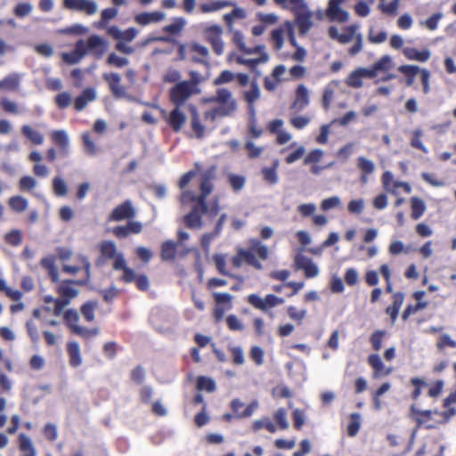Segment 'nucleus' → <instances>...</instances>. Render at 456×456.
Masks as SVG:
<instances>
[{"instance_id": "c85d7f7f", "label": "nucleus", "mask_w": 456, "mask_h": 456, "mask_svg": "<svg viewBox=\"0 0 456 456\" xmlns=\"http://www.w3.org/2000/svg\"><path fill=\"white\" fill-rule=\"evenodd\" d=\"M177 244L173 240H167L161 246V258L164 261H172L175 258Z\"/></svg>"}, {"instance_id": "423d86ee", "label": "nucleus", "mask_w": 456, "mask_h": 456, "mask_svg": "<svg viewBox=\"0 0 456 456\" xmlns=\"http://www.w3.org/2000/svg\"><path fill=\"white\" fill-rule=\"evenodd\" d=\"M136 211L131 202L127 200L122 204L117 206L110 215L109 216V221L120 222L125 219H132L135 216Z\"/></svg>"}, {"instance_id": "6e6d98bb", "label": "nucleus", "mask_w": 456, "mask_h": 456, "mask_svg": "<svg viewBox=\"0 0 456 456\" xmlns=\"http://www.w3.org/2000/svg\"><path fill=\"white\" fill-rule=\"evenodd\" d=\"M194 167H195V170H191L185 174H183L182 175V177L180 178L179 180V187L180 189H184L187 184L190 183V181L196 175V174L200 171V163L196 162L194 164Z\"/></svg>"}, {"instance_id": "c9c22d12", "label": "nucleus", "mask_w": 456, "mask_h": 456, "mask_svg": "<svg viewBox=\"0 0 456 456\" xmlns=\"http://www.w3.org/2000/svg\"><path fill=\"white\" fill-rule=\"evenodd\" d=\"M261 94L260 88L256 81H252L249 90L243 93V96L248 104H254L259 99Z\"/></svg>"}, {"instance_id": "a18cd8bd", "label": "nucleus", "mask_w": 456, "mask_h": 456, "mask_svg": "<svg viewBox=\"0 0 456 456\" xmlns=\"http://www.w3.org/2000/svg\"><path fill=\"white\" fill-rule=\"evenodd\" d=\"M97 307V303L94 301H87L81 306V314L87 322L94 320V310Z\"/></svg>"}, {"instance_id": "2eb2a0df", "label": "nucleus", "mask_w": 456, "mask_h": 456, "mask_svg": "<svg viewBox=\"0 0 456 456\" xmlns=\"http://www.w3.org/2000/svg\"><path fill=\"white\" fill-rule=\"evenodd\" d=\"M113 269L116 271L122 270L123 275L120 278L125 283H130L135 281L136 275L133 269L126 265L125 256H119L115 263H113Z\"/></svg>"}, {"instance_id": "1a4fd4ad", "label": "nucleus", "mask_w": 456, "mask_h": 456, "mask_svg": "<svg viewBox=\"0 0 456 456\" xmlns=\"http://www.w3.org/2000/svg\"><path fill=\"white\" fill-rule=\"evenodd\" d=\"M216 166H211L206 170L199 171L200 172V198L201 200H206L208 195L211 193L213 190L212 181L216 176Z\"/></svg>"}, {"instance_id": "dca6fc26", "label": "nucleus", "mask_w": 456, "mask_h": 456, "mask_svg": "<svg viewBox=\"0 0 456 456\" xmlns=\"http://www.w3.org/2000/svg\"><path fill=\"white\" fill-rule=\"evenodd\" d=\"M165 13L160 11L151 12H141L134 16V20L141 26H147L151 23H157L164 20Z\"/></svg>"}, {"instance_id": "9b49d317", "label": "nucleus", "mask_w": 456, "mask_h": 456, "mask_svg": "<svg viewBox=\"0 0 456 456\" xmlns=\"http://www.w3.org/2000/svg\"><path fill=\"white\" fill-rule=\"evenodd\" d=\"M86 54V42L79 39L75 45V49L70 53H62L61 58L64 62L72 65L78 63Z\"/></svg>"}, {"instance_id": "f257e3e1", "label": "nucleus", "mask_w": 456, "mask_h": 456, "mask_svg": "<svg viewBox=\"0 0 456 456\" xmlns=\"http://www.w3.org/2000/svg\"><path fill=\"white\" fill-rule=\"evenodd\" d=\"M248 244V249L240 248V256L243 257V261L248 265L253 266L256 270H262L263 265L256 259L254 253H256L261 259L265 260L269 255L268 247L257 239H250Z\"/></svg>"}, {"instance_id": "ea45409f", "label": "nucleus", "mask_w": 456, "mask_h": 456, "mask_svg": "<svg viewBox=\"0 0 456 456\" xmlns=\"http://www.w3.org/2000/svg\"><path fill=\"white\" fill-rule=\"evenodd\" d=\"M186 25V20L183 17H176L174 22L163 28V31L171 35L179 33Z\"/></svg>"}, {"instance_id": "4be33fe9", "label": "nucleus", "mask_w": 456, "mask_h": 456, "mask_svg": "<svg viewBox=\"0 0 456 456\" xmlns=\"http://www.w3.org/2000/svg\"><path fill=\"white\" fill-rule=\"evenodd\" d=\"M100 251L105 258L113 259V263L117 261L119 256H124L122 252L117 250L116 243L112 240L102 241L100 246Z\"/></svg>"}, {"instance_id": "69168bd1", "label": "nucleus", "mask_w": 456, "mask_h": 456, "mask_svg": "<svg viewBox=\"0 0 456 456\" xmlns=\"http://www.w3.org/2000/svg\"><path fill=\"white\" fill-rule=\"evenodd\" d=\"M384 336H385L384 330H376L371 334V336L370 338V341L371 346L375 351L380 350V348L382 346V339H383Z\"/></svg>"}, {"instance_id": "473e14b6", "label": "nucleus", "mask_w": 456, "mask_h": 456, "mask_svg": "<svg viewBox=\"0 0 456 456\" xmlns=\"http://www.w3.org/2000/svg\"><path fill=\"white\" fill-rule=\"evenodd\" d=\"M196 387L200 391H207L208 393H212L216 389L215 380L211 378L205 376L198 377Z\"/></svg>"}, {"instance_id": "20e7f679", "label": "nucleus", "mask_w": 456, "mask_h": 456, "mask_svg": "<svg viewBox=\"0 0 456 456\" xmlns=\"http://www.w3.org/2000/svg\"><path fill=\"white\" fill-rule=\"evenodd\" d=\"M207 212L206 200L200 198V204H195L191 210L183 216L185 225L190 229H200L202 227L201 216Z\"/></svg>"}, {"instance_id": "680f3d73", "label": "nucleus", "mask_w": 456, "mask_h": 456, "mask_svg": "<svg viewBox=\"0 0 456 456\" xmlns=\"http://www.w3.org/2000/svg\"><path fill=\"white\" fill-rule=\"evenodd\" d=\"M427 305H428L427 302H417V304L415 305H407L402 314L403 320L406 321L411 314L426 308Z\"/></svg>"}, {"instance_id": "bb28decb", "label": "nucleus", "mask_w": 456, "mask_h": 456, "mask_svg": "<svg viewBox=\"0 0 456 456\" xmlns=\"http://www.w3.org/2000/svg\"><path fill=\"white\" fill-rule=\"evenodd\" d=\"M67 351L69 356L70 366L74 368L80 366L82 363V357L78 343L69 342L67 345Z\"/></svg>"}, {"instance_id": "0eeeda50", "label": "nucleus", "mask_w": 456, "mask_h": 456, "mask_svg": "<svg viewBox=\"0 0 456 456\" xmlns=\"http://www.w3.org/2000/svg\"><path fill=\"white\" fill-rule=\"evenodd\" d=\"M63 6L68 10L85 12L87 15H94L98 10L97 4L92 0H63Z\"/></svg>"}, {"instance_id": "603ef678", "label": "nucleus", "mask_w": 456, "mask_h": 456, "mask_svg": "<svg viewBox=\"0 0 456 456\" xmlns=\"http://www.w3.org/2000/svg\"><path fill=\"white\" fill-rule=\"evenodd\" d=\"M215 102H232L236 101L232 98V92L226 88H219L216 91V96L212 99Z\"/></svg>"}, {"instance_id": "ddd939ff", "label": "nucleus", "mask_w": 456, "mask_h": 456, "mask_svg": "<svg viewBox=\"0 0 456 456\" xmlns=\"http://www.w3.org/2000/svg\"><path fill=\"white\" fill-rule=\"evenodd\" d=\"M51 138L53 143L59 147L61 154L68 156L69 153V137L68 133L63 129L53 130L51 134Z\"/></svg>"}, {"instance_id": "0e129e2a", "label": "nucleus", "mask_w": 456, "mask_h": 456, "mask_svg": "<svg viewBox=\"0 0 456 456\" xmlns=\"http://www.w3.org/2000/svg\"><path fill=\"white\" fill-rule=\"evenodd\" d=\"M387 38V34L386 31H379L375 34L374 28L371 27L369 30L368 39L372 44H381L385 42Z\"/></svg>"}, {"instance_id": "338daca9", "label": "nucleus", "mask_w": 456, "mask_h": 456, "mask_svg": "<svg viewBox=\"0 0 456 456\" xmlns=\"http://www.w3.org/2000/svg\"><path fill=\"white\" fill-rule=\"evenodd\" d=\"M200 194L197 195L194 191H183L180 197V201L183 205L188 204L190 202H195L196 204H200Z\"/></svg>"}, {"instance_id": "4c0bfd02", "label": "nucleus", "mask_w": 456, "mask_h": 456, "mask_svg": "<svg viewBox=\"0 0 456 456\" xmlns=\"http://www.w3.org/2000/svg\"><path fill=\"white\" fill-rule=\"evenodd\" d=\"M4 89L16 91L20 84V76L18 73H12L3 79Z\"/></svg>"}, {"instance_id": "7ed1b4c3", "label": "nucleus", "mask_w": 456, "mask_h": 456, "mask_svg": "<svg viewBox=\"0 0 456 456\" xmlns=\"http://www.w3.org/2000/svg\"><path fill=\"white\" fill-rule=\"evenodd\" d=\"M197 88L189 81H181L170 89V100L175 106H182L192 94L198 93Z\"/></svg>"}, {"instance_id": "6e6552de", "label": "nucleus", "mask_w": 456, "mask_h": 456, "mask_svg": "<svg viewBox=\"0 0 456 456\" xmlns=\"http://www.w3.org/2000/svg\"><path fill=\"white\" fill-rule=\"evenodd\" d=\"M342 3L337 0H329L326 9V15L330 21H337L338 23L346 22L349 19V12L341 6Z\"/></svg>"}, {"instance_id": "79ce46f5", "label": "nucleus", "mask_w": 456, "mask_h": 456, "mask_svg": "<svg viewBox=\"0 0 456 456\" xmlns=\"http://www.w3.org/2000/svg\"><path fill=\"white\" fill-rule=\"evenodd\" d=\"M362 75L359 69L352 71L346 78V85L353 88H360L362 86Z\"/></svg>"}, {"instance_id": "f03ea898", "label": "nucleus", "mask_w": 456, "mask_h": 456, "mask_svg": "<svg viewBox=\"0 0 456 456\" xmlns=\"http://www.w3.org/2000/svg\"><path fill=\"white\" fill-rule=\"evenodd\" d=\"M245 17L246 12L244 9L240 7H235L231 12L224 15V20L226 23L228 30L232 32V42L243 53L247 47L244 42V36L241 31L233 30L232 21L234 19H244Z\"/></svg>"}, {"instance_id": "393cba45", "label": "nucleus", "mask_w": 456, "mask_h": 456, "mask_svg": "<svg viewBox=\"0 0 456 456\" xmlns=\"http://www.w3.org/2000/svg\"><path fill=\"white\" fill-rule=\"evenodd\" d=\"M19 448L22 452L21 456H36L37 451L32 440L26 434L19 435Z\"/></svg>"}, {"instance_id": "6ab92c4d", "label": "nucleus", "mask_w": 456, "mask_h": 456, "mask_svg": "<svg viewBox=\"0 0 456 456\" xmlns=\"http://www.w3.org/2000/svg\"><path fill=\"white\" fill-rule=\"evenodd\" d=\"M72 280H63L60 282L57 292L60 294L61 298L68 299L69 302L75 298L78 295V290L72 287Z\"/></svg>"}, {"instance_id": "13d9d810", "label": "nucleus", "mask_w": 456, "mask_h": 456, "mask_svg": "<svg viewBox=\"0 0 456 456\" xmlns=\"http://www.w3.org/2000/svg\"><path fill=\"white\" fill-rule=\"evenodd\" d=\"M5 241L12 246H19L21 243V232L20 230H12L10 232L5 234Z\"/></svg>"}, {"instance_id": "37998d69", "label": "nucleus", "mask_w": 456, "mask_h": 456, "mask_svg": "<svg viewBox=\"0 0 456 456\" xmlns=\"http://www.w3.org/2000/svg\"><path fill=\"white\" fill-rule=\"evenodd\" d=\"M70 329L75 334L81 336L85 338H89L99 334V329L97 328L86 329L79 325H70Z\"/></svg>"}, {"instance_id": "7c9ffc66", "label": "nucleus", "mask_w": 456, "mask_h": 456, "mask_svg": "<svg viewBox=\"0 0 456 456\" xmlns=\"http://www.w3.org/2000/svg\"><path fill=\"white\" fill-rule=\"evenodd\" d=\"M411 205L412 219H414V220L419 219L426 210L425 202L418 197H412L411 200Z\"/></svg>"}, {"instance_id": "4468645a", "label": "nucleus", "mask_w": 456, "mask_h": 456, "mask_svg": "<svg viewBox=\"0 0 456 456\" xmlns=\"http://www.w3.org/2000/svg\"><path fill=\"white\" fill-rule=\"evenodd\" d=\"M186 119V115L181 110V106H175V108L169 113L167 123L172 127L174 132H179L184 125Z\"/></svg>"}, {"instance_id": "8fccbe9b", "label": "nucleus", "mask_w": 456, "mask_h": 456, "mask_svg": "<svg viewBox=\"0 0 456 456\" xmlns=\"http://www.w3.org/2000/svg\"><path fill=\"white\" fill-rule=\"evenodd\" d=\"M106 61H107V64L117 67V68L125 67V66L128 65V63H129V60L127 58L120 57L114 53H111L109 54Z\"/></svg>"}, {"instance_id": "774afa93", "label": "nucleus", "mask_w": 456, "mask_h": 456, "mask_svg": "<svg viewBox=\"0 0 456 456\" xmlns=\"http://www.w3.org/2000/svg\"><path fill=\"white\" fill-rule=\"evenodd\" d=\"M71 102V95L68 92H62L56 95L55 103L60 109H65L69 106Z\"/></svg>"}, {"instance_id": "bf43d9fd", "label": "nucleus", "mask_w": 456, "mask_h": 456, "mask_svg": "<svg viewBox=\"0 0 456 456\" xmlns=\"http://www.w3.org/2000/svg\"><path fill=\"white\" fill-rule=\"evenodd\" d=\"M53 187L54 193L57 196H65L68 192L67 185H66L65 182L63 181V179H61V177L53 178Z\"/></svg>"}, {"instance_id": "cd10ccee", "label": "nucleus", "mask_w": 456, "mask_h": 456, "mask_svg": "<svg viewBox=\"0 0 456 456\" xmlns=\"http://www.w3.org/2000/svg\"><path fill=\"white\" fill-rule=\"evenodd\" d=\"M21 134L28 140H29L32 143H34L36 145H41L44 143V141H45L44 135L40 132L33 129L28 125H23L21 126Z\"/></svg>"}, {"instance_id": "a878e982", "label": "nucleus", "mask_w": 456, "mask_h": 456, "mask_svg": "<svg viewBox=\"0 0 456 456\" xmlns=\"http://www.w3.org/2000/svg\"><path fill=\"white\" fill-rule=\"evenodd\" d=\"M189 110L191 112V125L192 130L195 132L198 138H201L205 133V126L200 123V115L198 113L197 108L190 104Z\"/></svg>"}, {"instance_id": "58836bf2", "label": "nucleus", "mask_w": 456, "mask_h": 456, "mask_svg": "<svg viewBox=\"0 0 456 456\" xmlns=\"http://www.w3.org/2000/svg\"><path fill=\"white\" fill-rule=\"evenodd\" d=\"M361 428V414L353 412L350 414V422L347 426V435L349 436H355Z\"/></svg>"}, {"instance_id": "f704fd0d", "label": "nucleus", "mask_w": 456, "mask_h": 456, "mask_svg": "<svg viewBox=\"0 0 456 456\" xmlns=\"http://www.w3.org/2000/svg\"><path fill=\"white\" fill-rule=\"evenodd\" d=\"M233 5V4L230 1L222 0L216 1L210 4H200V11L204 13L217 12L224 7Z\"/></svg>"}, {"instance_id": "864d4df0", "label": "nucleus", "mask_w": 456, "mask_h": 456, "mask_svg": "<svg viewBox=\"0 0 456 456\" xmlns=\"http://www.w3.org/2000/svg\"><path fill=\"white\" fill-rule=\"evenodd\" d=\"M423 133L422 130L417 129L413 132V136L411 140V147L418 149L424 153H428V148L423 144V142L420 140V137L422 136Z\"/></svg>"}, {"instance_id": "052dcab7", "label": "nucleus", "mask_w": 456, "mask_h": 456, "mask_svg": "<svg viewBox=\"0 0 456 456\" xmlns=\"http://www.w3.org/2000/svg\"><path fill=\"white\" fill-rule=\"evenodd\" d=\"M364 200H352L348 202L347 209L350 213L360 215L364 209Z\"/></svg>"}, {"instance_id": "5701e85b", "label": "nucleus", "mask_w": 456, "mask_h": 456, "mask_svg": "<svg viewBox=\"0 0 456 456\" xmlns=\"http://www.w3.org/2000/svg\"><path fill=\"white\" fill-rule=\"evenodd\" d=\"M312 15L313 13L311 11L295 15V23L301 35H305L313 27V22L311 20Z\"/></svg>"}, {"instance_id": "de8ad7c7", "label": "nucleus", "mask_w": 456, "mask_h": 456, "mask_svg": "<svg viewBox=\"0 0 456 456\" xmlns=\"http://www.w3.org/2000/svg\"><path fill=\"white\" fill-rule=\"evenodd\" d=\"M261 172H262L264 180L266 183H268L269 184L275 185L278 183L279 177H278L277 171L275 170V167H265L262 168Z\"/></svg>"}, {"instance_id": "9d476101", "label": "nucleus", "mask_w": 456, "mask_h": 456, "mask_svg": "<svg viewBox=\"0 0 456 456\" xmlns=\"http://www.w3.org/2000/svg\"><path fill=\"white\" fill-rule=\"evenodd\" d=\"M230 407L232 410L235 418H248L251 417L255 411L257 409L258 402L256 400H254L251 403L246 406V408L243 411H241V408L244 407V403L241 402L240 399H233L230 403Z\"/></svg>"}, {"instance_id": "09e8293b", "label": "nucleus", "mask_w": 456, "mask_h": 456, "mask_svg": "<svg viewBox=\"0 0 456 456\" xmlns=\"http://www.w3.org/2000/svg\"><path fill=\"white\" fill-rule=\"evenodd\" d=\"M228 181L234 191H240L245 186L246 183V179L243 175L235 174H229Z\"/></svg>"}, {"instance_id": "f8f14e48", "label": "nucleus", "mask_w": 456, "mask_h": 456, "mask_svg": "<svg viewBox=\"0 0 456 456\" xmlns=\"http://www.w3.org/2000/svg\"><path fill=\"white\" fill-rule=\"evenodd\" d=\"M106 41L98 35H92L86 43V53L91 52L96 58H101L106 51Z\"/></svg>"}, {"instance_id": "e2e57ef3", "label": "nucleus", "mask_w": 456, "mask_h": 456, "mask_svg": "<svg viewBox=\"0 0 456 456\" xmlns=\"http://www.w3.org/2000/svg\"><path fill=\"white\" fill-rule=\"evenodd\" d=\"M341 203L340 198L338 196H332L323 200L321 203V208L323 211H328L330 209L335 208L338 207Z\"/></svg>"}, {"instance_id": "b1692460", "label": "nucleus", "mask_w": 456, "mask_h": 456, "mask_svg": "<svg viewBox=\"0 0 456 456\" xmlns=\"http://www.w3.org/2000/svg\"><path fill=\"white\" fill-rule=\"evenodd\" d=\"M403 53L408 60L419 62H425L430 58V52L428 49L419 51L413 47H405Z\"/></svg>"}, {"instance_id": "3c124183", "label": "nucleus", "mask_w": 456, "mask_h": 456, "mask_svg": "<svg viewBox=\"0 0 456 456\" xmlns=\"http://www.w3.org/2000/svg\"><path fill=\"white\" fill-rule=\"evenodd\" d=\"M284 29L282 28H277L273 29L271 32V39L274 44V48L276 50H280L283 46L284 39H283Z\"/></svg>"}, {"instance_id": "c756f323", "label": "nucleus", "mask_w": 456, "mask_h": 456, "mask_svg": "<svg viewBox=\"0 0 456 456\" xmlns=\"http://www.w3.org/2000/svg\"><path fill=\"white\" fill-rule=\"evenodd\" d=\"M403 303V294L401 292H398L394 295V302L392 305L388 306L386 310L387 314H388L392 319V322H395L399 310Z\"/></svg>"}, {"instance_id": "5fc2aeb1", "label": "nucleus", "mask_w": 456, "mask_h": 456, "mask_svg": "<svg viewBox=\"0 0 456 456\" xmlns=\"http://www.w3.org/2000/svg\"><path fill=\"white\" fill-rule=\"evenodd\" d=\"M373 65L378 73L380 71H387L392 68V58L387 54L383 55Z\"/></svg>"}, {"instance_id": "412c9836", "label": "nucleus", "mask_w": 456, "mask_h": 456, "mask_svg": "<svg viewBox=\"0 0 456 456\" xmlns=\"http://www.w3.org/2000/svg\"><path fill=\"white\" fill-rule=\"evenodd\" d=\"M309 104V92L305 86L299 85L296 90V99L292 108L303 110Z\"/></svg>"}, {"instance_id": "c03bdc74", "label": "nucleus", "mask_w": 456, "mask_h": 456, "mask_svg": "<svg viewBox=\"0 0 456 456\" xmlns=\"http://www.w3.org/2000/svg\"><path fill=\"white\" fill-rule=\"evenodd\" d=\"M357 167L364 174H372L375 170L374 162L363 156L358 157Z\"/></svg>"}, {"instance_id": "39448f33", "label": "nucleus", "mask_w": 456, "mask_h": 456, "mask_svg": "<svg viewBox=\"0 0 456 456\" xmlns=\"http://www.w3.org/2000/svg\"><path fill=\"white\" fill-rule=\"evenodd\" d=\"M248 302L257 309L266 311L268 308L282 304L284 299L273 294H268L265 298L260 297L256 294H250L248 297Z\"/></svg>"}, {"instance_id": "49530a36", "label": "nucleus", "mask_w": 456, "mask_h": 456, "mask_svg": "<svg viewBox=\"0 0 456 456\" xmlns=\"http://www.w3.org/2000/svg\"><path fill=\"white\" fill-rule=\"evenodd\" d=\"M273 419L278 427L285 430L289 428V421L287 419V411L284 408H279L273 414Z\"/></svg>"}, {"instance_id": "a19ab883", "label": "nucleus", "mask_w": 456, "mask_h": 456, "mask_svg": "<svg viewBox=\"0 0 456 456\" xmlns=\"http://www.w3.org/2000/svg\"><path fill=\"white\" fill-rule=\"evenodd\" d=\"M223 32V28L220 25H211L208 26L204 28V34L207 37V40L211 44L214 40H218L221 38V34Z\"/></svg>"}, {"instance_id": "e433bc0d", "label": "nucleus", "mask_w": 456, "mask_h": 456, "mask_svg": "<svg viewBox=\"0 0 456 456\" xmlns=\"http://www.w3.org/2000/svg\"><path fill=\"white\" fill-rule=\"evenodd\" d=\"M328 35L331 39L337 40L338 42H339L340 44H343V45L351 42L354 38L352 37V34H349V33L340 34L338 32V29L337 28V27H335V26H330L329 28Z\"/></svg>"}, {"instance_id": "a211bd4d", "label": "nucleus", "mask_w": 456, "mask_h": 456, "mask_svg": "<svg viewBox=\"0 0 456 456\" xmlns=\"http://www.w3.org/2000/svg\"><path fill=\"white\" fill-rule=\"evenodd\" d=\"M368 362L374 370L373 377L375 379L383 376L388 375L391 372L390 368H386L379 354H373L368 357Z\"/></svg>"}, {"instance_id": "f3484780", "label": "nucleus", "mask_w": 456, "mask_h": 456, "mask_svg": "<svg viewBox=\"0 0 456 456\" xmlns=\"http://www.w3.org/2000/svg\"><path fill=\"white\" fill-rule=\"evenodd\" d=\"M96 99V91L94 88L88 87L75 99V109L77 111H81L85 109L88 102Z\"/></svg>"}, {"instance_id": "72a5a7b5", "label": "nucleus", "mask_w": 456, "mask_h": 456, "mask_svg": "<svg viewBox=\"0 0 456 456\" xmlns=\"http://www.w3.org/2000/svg\"><path fill=\"white\" fill-rule=\"evenodd\" d=\"M8 203L10 208L17 213L23 212L28 206V200L19 195L11 197Z\"/></svg>"}, {"instance_id": "2f4dec72", "label": "nucleus", "mask_w": 456, "mask_h": 456, "mask_svg": "<svg viewBox=\"0 0 456 456\" xmlns=\"http://www.w3.org/2000/svg\"><path fill=\"white\" fill-rule=\"evenodd\" d=\"M216 109V113L219 114V117H227L232 115L237 110V102H219Z\"/></svg>"}, {"instance_id": "4d7b16f0", "label": "nucleus", "mask_w": 456, "mask_h": 456, "mask_svg": "<svg viewBox=\"0 0 456 456\" xmlns=\"http://www.w3.org/2000/svg\"><path fill=\"white\" fill-rule=\"evenodd\" d=\"M33 6L29 3H20L18 4L13 10L14 14L18 18H23L28 15L32 12Z\"/></svg>"}, {"instance_id": "aec40b11", "label": "nucleus", "mask_w": 456, "mask_h": 456, "mask_svg": "<svg viewBox=\"0 0 456 456\" xmlns=\"http://www.w3.org/2000/svg\"><path fill=\"white\" fill-rule=\"evenodd\" d=\"M268 61L269 55L267 53H263L261 56L255 59H247L241 56L236 57L237 63L249 67L256 75H260V71L257 69L256 66L258 64L266 63Z\"/></svg>"}]
</instances>
